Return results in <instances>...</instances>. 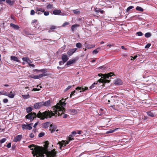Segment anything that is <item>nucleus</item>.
Returning <instances> with one entry per match:
<instances>
[{
    "label": "nucleus",
    "mask_w": 157,
    "mask_h": 157,
    "mask_svg": "<svg viewBox=\"0 0 157 157\" xmlns=\"http://www.w3.org/2000/svg\"><path fill=\"white\" fill-rule=\"evenodd\" d=\"M76 46L77 48H82V45L81 43H78L76 44Z\"/></svg>",
    "instance_id": "obj_33"
},
{
    "label": "nucleus",
    "mask_w": 157,
    "mask_h": 157,
    "mask_svg": "<svg viewBox=\"0 0 157 157\" xmlns=\"http://www.w3.org/2000/svg\"><path fill=\"white\" fill-rule=\"evenodd\" d=\"M134 7L132 6H130L127 8L126 9V12H128L131 9L133 8Z\"/></svg>",
    "instance_id": "obj_42"
},
{
    "label": "nucleus",
    "mask_w": 157,
    "mask_h": 157,
    "mask_svg": "<svg viewBox=\"0 0 157 157\" xmlns=\"http://www.w3.org/2000/svg\"><path fill=\"white\" fill-rule=\"evenodd\" d=\"M147 115L151 117H155V113L153 110H151L149 112H148L147 113Z\"/></svg>",
    "instance_id": "obj_14"
},
{
    "label": "nucleus",
    "mask_w": 157,
    "mask_h": 157,
    "mask_svg": "<svg viewBox=\"0 0 157 157\" xmlns=\"http://www.w3.org/2000/svg\"><path fill=\"white\" fill-rule=\"evenodd\" d=\"M43 106L42 102L37 103L34 105V108L35 109H40Z\"/></svg>",
    "instance_id": "obj_9"
},
{
    "label": "nucleus",
    "mask_w": 157,
    "mask_h": 157,
    "mask_svg": "<svg viewBox=\"0 0 157 157\" xmlns=\"http://www.w3.org/2000/svg\"><path fill=\"white\" fill-rule=\"evenodd\" d=\"M73 136L72 135H70L69 136V137H68V140L70 141L71 140H74V139L72 138Z\"/></svg>",
    "instance_id": "obj_43"
},
{
    "label": "nucleus",
    "mask_w": 157,
    "mask_h": 157,
    "mask_svg": "<svg viewBox=\"0 0 157 157\" xmlns=\"http://www.w3.org/2000/svg\"><path fill=\"white\" fill-rule=\"evenodd\" d=\"M1 95L7 96V92L4 91H1L0 92Z\"/></svg>",
    "instance_id": "obj_36"
},
{
    "label": "nucleus",
    "mask_w": 157,
    "mask_h": 157,
    "mask_svg": "<svg viewBox=\"0 0 157 157\" xmlns=\"http://www.w3.org/2000/svg\"><path fill=\"white\" fill-rule=\"evenodd\" d=\"M45 135V133L43 132L40 133L38 135V136L41 137L44 136Z\"/></svg>",
    "instance_id": "obj_45"
},
{
    "label": "nucleus",
    "mask_w": 157,
    "mask_h": 157,
    "mask_svg": "<svg viewBox=\"0 0 157 157\" xmlns=\"http://www.w3.org/2000/svg\"><path fill=\"white\" fill-rule=\"evenodd\" d=\"M69 142L70 141L68 140L66 141H65V144L64 145V146H66L67 144H68Z\"/></svg>",
    "instance_id": "obj_63"
},
{
    "label": "nucleus",
    "mask_w": 157,
    "mask_h": 157,
    "mask_svg": "<svg viewBox=\"0 0 157 157\" xmlns=\"http://www.w3.org/2000/svg\"><path fill=\"white\" fill-rule=\"evenodd\" d=\"M100 49V48H98L94 50L93 51V54H97L98 53L99 50Z\"/></svg>",
    "instance_id": "obj_32"
},
{
    "label": "nucleus",
    "mask_w": 157,
    "mask_h": 157,
    "mask_svg": "<svg viewBox=\"0 0 157 157\" xmlns=\"http://www.w3.org/2000/svg\"><path fill=\"white\" fill-rule=\"evenodd\" d=\"M61 58L63 61L65 63L68 59L67 56L65 53H64L62 54Z\"/></svg>",
    "instance_id": "obj_11"
},
{
    "label": "nucleus",
    "mask_w": 157,
    "mask_h": 157,
    "mask_svg": "<svg viewBox=\"0 0 157 157\" xmlns=\"http://www.w3.org/2000/svg\"><path fill=\"white\" fill-rule=\"evenodd\" d=\"M76 91L75 90H74L71 92L70 95V98H71L72 96L74 95H75V93Z\"/></svg>",
    "instance_id": "obj_48"
},
{
    "label": "nucleus",
    "mask_w": 157,
    "mask_h": 157,
    "mask_svg": "<svg viewBox=\"0 0 157 157\" xmlns=\"http://www.w3.org/2000/svg\"><path fill=\"white\" fill-rule=\"evenodd\" d=\"M94 11L96 13L100 12L101 14H103L104 13V11L103 10H101L100 9L96 8L95 9Z\"/></svg>",
    "instance_id": "obj_24"
},
{
    "label": "nucleus",
    "mask_w": 157,
    "mask_h": 157,
    "mask_svg": "<svg viewBox=\"0 0 157 157\" xmlns=\"http://www.w3.org/2000/svg\"><path fill=\"white\" fill-rule=\"evenodd\" d=\"M65 140H62L61 141H59L58 144H59V145L61 146V147H63L64 146V145L65 144Z\"/></svg>",
    "instance_id": "obj_27"
},
{
    "label": "nucleus",
    "mask_w": 157,
    "mask_h": 157,
    "mask_svg": "<svg viewBox=\"0 0 157 157\" xmlns=\"http://www.w3.org/2000/svg\"><path fill=\"white\" fill-rule=\"evenodd\" d=\"M54 115V113L52 111H50L49 110L45 111L43 113H41L40 111L37 114L34 112L29 113L25 116V117L26 119L32 121L36 117L40 120H44L45 119L51 117Z\"/></svg>",
    "instance_id": "obj_2"
},
{
    "label": "nucleus",
    "mask_w": 157,
    "mask_h": 157,
    "mask_svg": "<svg viewBox=\"0 0 157 157\" xmlns=\"http://www.w3.org/2000/svg\"><path fill=\"white\" fill-rule=\"evenodd\" d=\"M73 12L76 14H78L80 13V11L78 10V9L73 10Z\"/></svg>",
    "instance_id": "obj_37"
},
{
    "label": "nucleus",
    "mask_w": 157,
    "mask_h": 157,
    "mask_svg": "<svg viewBox=\"0 0 157 157\" xmlns=\"http://www.w3.org/2000/svg\"><path fill=\"white\" fill-rule=\"evenodd\" d=\"M22 138V136L21 135H18L16 136L13 139V141L17 142L21 140Z\"/></svg>",
    "instance_id": "obj_12"
},
{
    "label": "nucleus",
    "mask_w": 157,
    "mask_h": 157,
    "mask_svg": "<svg viewBox=\"0 0 157 157\" xmlns=\"http://www.w3.org/2000/svg\"><path fill=\"white\" fill-rule=\"evenodd\" d=\"M63 117L64 118H67L68 115L67 114H64L63 113Z\"/></svg>",
    "instance_id": "obj_60"
},
{
    "label": "nucleus",
    "mask_w": 157,
    "mask_h": 157,
    "mask_svg": "<svg viewBox=\"0 0 157 157\" xmlns=\"http://www.w3.org/2000/svg\"><path fill=\"white\" fill-rule=\"evenodd\" d=\"M49 145L48 141H46L44 147L38 146L34 144L29 145L28 147L32 150V153L34 157H44V153L47 151Z\"/></svg>",
    "instance_id": "obj_1"
},
{
    "label": "nucleus",
    "mask_w": 157,
    "mask_h": 157,
    "mask_svg": "<svg viewBox=\"0 0 157 157\" xmlns=\"http://www.w3.org/2000/svg\"><path fill=\"white\" fill-rule=\"evenodd\" d=\"M40 90V89H37L36 88H34L32 90V91H39Z\"/></svg>",
    "instance_id": "obj_55"
},
{
    "label": "nucleus",
    "mask_w": 157,
    "mask_h": 157,
    "mask_svg": "<svg viewBox=\"0 0 157 157\" xmlns=\"http://www.w3.org/2000/svg\"><path fill=\"white\" fill-rule=\"evenodd\" d=\"M37 10H38V11H40L41 12H44V9L43 8H39L37 9Z\"/></svg>",
    "instance_id": "obj_47"
},
{
    "label": "nucleus",
    "mask_w": 157,
    "mask_h": 157,
    "mask_svg": "<svg viewBox=\"0 0 157 157\" xmlns=\"http://www.w3.org/2000/svg\"><path fill=\"white\" fill-rule=\"evenodd\" d=\"M35 13V11L34 10H32L31 11L30 14L31 15H33Z\"/></svg>",
    "instance_id": "obj_56"
},
{
    "label": "nucleus",
    "mask_w": 157,
    "mask_h": 157,
    "mask_svg": "<svg viewBox=\"0 0 157 157\" xmlns=\"http://www.w3.org/2000/svg\"><path fill=\"white\" fill-rule=\"evenodd\" d=\"M71 134L74 135L75 136V135L77 134V132L75 131H73L72 132H71Z\"/></svg>",
    "instance_id": "obj_62"
},
{
    "label": "nucleus",
    "mask_w": 157,
    "mask_h": 157,
    "mask_svg": "<svg viewBox=\"0 0 157 157\" xmlns=\"http://www.w3.org/2000/svg\"><path fill=\"white\" fill-rule=\"evenodd\" d=\"M145 37L148 38L151 36V34L150 33H147L145 34Z\"/></svg>",
    "instance_id": "obj_40"
},
{
    "label": "nucleus",
    "mask_w": 157,
    "mask_h": 157,
    "mask_svg": "<svg viewBox=\"0 0 157 157\" xmlns=\"http://www.w3.org/2000/svg\"><path fill=\"white\" fill-rule=\"evenodd\" d=\"M53 13L54 15H59L61 13V11L59 10H55L53 11Z\"/></svg>",
    "instance_id": "obj_20"
},
{
    "label": "nucleus",
    "mask_w": 157,
    "mask_h": 157,
    "mask_svg": "<svg viewBox=\"0 0 157 157\" xmlns=\"http://www.w3.org/2000/svg\"><path fill=\"white\" fill-rule=\"evenodd\" d=\"M77 48H74L70 49L67 52V56H71L77 50Z\"/></svg>",
    "instance_id": "obj_7"
},
{
    "label": "nucleus",
    "mask_w": 157,
    "mask_h": 157,
    "mask_svg": "<svg viewBox=\"0 0 157 157\" xmlns=\"http://www.w3.org/2000/svg\"><path fill=\"white\" fill-rule=\"evenodd\" d=\"M103 78L101 77V78L98 80L97 82H100L102 83H109L110 81L109 80L106 79L105 78Z\"/></svg>",
    "instance_id": "obj_10"
},
{
    "label": "nucleus",
    "mask_w": 157,
    "mask_h": 157,
    "mask_svg": "<svg viewBox=\"0 0 157 157\" xmlns=\"http://www.w3.org/2000/svg\"><path fill=\"white\" fill-rule=\"evenodd\" d=\"M22 96L23 98L25 99H26L30 98V96L29 94L26 95H22Z\"/></svg>",
    "instance_id": "obj_41"
},
{
    "label": "nucleus",
    "mask_w": 157,
    "mask_h": 157,
    "mask_svg": "<svg viewBox=\"0 0 157 157\" xmlns=\"http://www.w3.org/2000/svg\"><path fill=\"white\" fill-rule=\"evenodd\" d=\"M43 106H49L50 105V101L49 100L47 101H46L45 102L42 101Z\"/></svg>",
    "instance_id": "obj_18"
},
{
    "label": "nucleus",
    "mask_w": 157,
    "mask_h": 157,
    "mask_svg": "<svg viewBox=\"0 0 157 157\" xmlns=\"http://www.w3.org/2000/svg\"><path fill=\"white\" fill-rule=\"evenodd\" d=\"M118 129V128H116L115 129L112 130V129H110L109 131H107V133H112L116 131L117 129Z\"/></svg>",
    "instance_id": "obj_31"
},
{
    "label": "nucleus",
    "mask_w": 157,
    "mask_h": 157,
    "mask_svg": "<svg viewBox=\"0 0 157 157\" xmlns=\"http://www.w3.org/2000/svg\"><path fill=\"white\" fill-rule=\"evenodd\" d=\"M136 10H137L141 12H143L144 10L143 9L140 7L137 6L136 8Z\"/></svg>",
    "instance_id": "obj_34"
},
{
    "label": "nucleus",
    "mask_w": 157,
    "mask_h": 157,
    "mask_svg": "<svg viewBox=\"0 0 157 157\" xmlns=\"http://www.w3.org/2000/svg\"><path fill=\"white\" fill-rule=\"evenodd\" d=\"M39 71H40L44 73H45V72H46L47 71V69H41V70H40Z\"/></svg>",
    "instance_id": "obj_44"
},
{
    "label": "nucleus",
    "mask_w": 157,
    "mask_h": 157,
    "mask_svg": "<svg viewBox=\"0 0 157 157\" xmlns=\"http://www.w3.org/2000/svg\"><path fill=\"white\" fill-rule=\"evenodd\" d=\"M34 136L35 135L34 134H33V133H31L29 135V136L31 138H33Z\"/></svg>",
    "instance_id": "obj_53"
},
{
    "label": "nucleus",
    "mask_w": 157,
    "mask_h": 157,
    "mask_svg": "<svg viewBox=\"0 0 157 157\" xmlns=\"http://www.w3.org/2000/svg\"><path fill=\"white\" fill-rule=\"evenodd\" d=\"M56 29V27L54 25H52L50 27L51 30H49L48 31L49 32H50L51 31V30L53 31V30L55 29Z\"/></svg>",
    "instance_id": "obj_38"
},
{
    "label": "nucleus",
    "mask_w": 157,
    "mask_h": 157,
    "mask_svg": "<svg viewBox=\"0 0 157 157\" xmlns=\"http://www.w3.org/2000/svg\"><path fill=\"white\" fill-rule=\"evenodd\" d=\"M70 111L72 113L76 114L77 113V111L75 109H71L70 110Z\"/></svg>",
    "instance_id": "obj_39"
},
{
    "label": "nucleus",
    "mask_w": 157,
    "mask_h": 157,
    "mask_svg": "<svg viewBox=\"0 0 157 157\" xmlns=\"http://www.w3.org/2000/svg\"><path fill=\"white\" fill-rule=\"evenodd\" d=\"M65 101V99L63 98L59 101V103H58L56 105L54 106V112H55V113H54V115H55V113L58 116L63 115L65 111V108L63 107V106H64L66 104Z\"/></svg>",
    "instance_id": "obj_3"
},
{
    "label": "nucleus",
    "mask_w": 157,
    "mask_h": 157,
    "mask_svg": "<svg viewBox=\"0 0 157 157\" xmlns=\"http://www.w3.org/2000/svg\"><path fill=\"white\" fill-rule=\"evenodd\" d=\"M65 63V62H63V61H60L59 62V64L60 65H61L62 64H64Z\"/></svg>",
    "instance_id": "obj_64"
},
{
    "label": "nucleus",
    "mask_w": 157,
    "mask_h": 157,
    "mask_svg": "<svg viewBox=\"0 0 157 157\" xmlns=\"http://www.w3.org/2000/svg\"><path fill=\"white\" fill-rule=\"evenodd\" d=\"M15 95V94L13 93L12 91H10L9 94L7 93V96L9 98H12L14 97Z\"/></svg>",
    "instance_id": "obj_21"
},
{
    "label": "nucleus",
    "mask_w": 157,
    "mask_h": 157,
    "mask_svg": "<svg viewBox=\"0 0 157 157\" xmlns=\"http://www.w3.org/2000/svg\"><path fill=\"white\" fill-rule=\"evenodd\" d=\"M98 83L97 82H94L91 86H90L89 88L90 89H92L95 86V85Z\"/></svg>",
    "instance_id": "obj_35"
},
{
    "label": "nucleus",
    "mask_w": 157,
    "mask_h": 157,
    "mask_svg": "<svg viewBox=\"0 0 157 157\" xmlns=\"http://www.w3.org/2000/svg\"><path fill=\"white\" fill-rule=\"evenodd\" d=\"M44 14L45 16H48L49 15V13L48 11H45L44 12Z\"/></svg>",
    "instance_id": "obj_52"
},
{
    "label": "nucleus",
    "mask_w": 157,
    "mask_h": 157,
    "mask_svg": "<svg viewBox=\"0 0 157 157\" xmlns=\"http://www.w3.org/2000/svg\"><path fill=\"white\" fill-rule=\"evenodd\" d=\"M106 96L107 97V98L106 99V100H107L108 102V103H107L109 104L110 101H111L112 103L115 101L114 98H115V97L110 96V94H107Z\"/></svg>",
    "instance_id": "obj_6"
},
{
    "label": "nucleus",
    "mask_w": 157,
    "mask_h": 157,
    "mask_svg": "<svg viewBox=\"0 0 157 157\" xmlns=\"http://www.w3.org/2000/svg\"><path fill=\"white\" fill-rule=\"evenodd\" d=\"M11 146V144L10 143H9L6 145V147L8 148L10 147Z\"/></svg>",
    "instance_id": "obj_59"
},
{
    "label": "nucleus",
    "mask_w": 157,
    "mask_h": 157,
    "mask_svg": "<svg viewBox=\"0 0 157 157\" xmlns=\"http://www.w3.org/2000/svg\"><path fill=\"white\" fill-rule=\"evenodd\" d=\"M6 139L5 138H3L0 140V143L1 144H2V143H4V142H5L6 141Z\"/></svg>",
    "instance_id": "obj_50"
},
{
    "label": "nucleus",
    "mask_w": 157,
    "mask_h": 157,
    "mask_svg": "<svg viewBox=\"0 0 157 157\" xmlns=\"http://www.w3.org/2000/svg\"><path fill=\"white\" fill-rule=\"evenodd\" d=\"M57 128L56 126L53 125V124H50L49 130L51 131V133L54 132L55 131H58V130H56Z\"/></svg>",
    "instance_id": "obj_8"
},
{
    "label": "nucleus",
    "mask_w": 157,
    "mask_h": 157,
    "mask_svg": "<svg viewBox=\"0 0 157 157\" xmlns=\"http://www.w3.org/2000/svg\"><path fill=\"white\" fill-rule=\"evenodd\" d=\"M65 140H62L61 141H59L58 144H59V145L61 146V147H63L64 146V145L65 144Z\"/></svg>",
    "instance_id": "obj_28"
},
{
    "label": "nucleus",
    "mask_w": 157,
    "mask_h": 157,
    "mask_svg": "<svg viewBox=\"0 0 157 157\" xmlns=\"http://www.w3.org/2000/svg\"><path fill=\"white\" fill-rule=\"evenodd\" d=\"M69 24V22H66L64 23L63 24L62 26L65 27L66 26L68 25Z\"/></svg>",
    "instance_id": "obj_49"
},
{
    "label": "nucleus",
    "mask_w": 157,
    "mask_h": 157,
    "mask_svg": "<svg viewBox=\"0 0 157 157\" xmlns=\"http://www.w3.org/2000/svg\"><path fill=\"white\" fill-rule=\"evenodd\" d=\"M95 45L94 44H93L92 45H91V46L89 47H86V48H88V49H90V48H94L95 47Z\"/></svg>",
    "instance_id": "obj_58"
},
{
    "label": "nucleus",
    "mask_w": 157,
    "mask_h": 157,
    "mask_svg": "<svg viewBox=\"0 0 157 157\" xmlns=\"http://www.w3.org/2000/svg\"><path fill=\"white\" fill-rule=\"evenodd\" d=\"M56 149H54L51 151H46L45 153L46 154L47 157H56V154L57 153V152L55 151Z\"/></svg>",
    "instance_id": "obj_4"
},
{
    "label": "nucleus",
    "mask_w": 157,
    "mask_h": 157,
    "mask_svg": "<svg viewBox=\"0 0 157 157\" xmlns=\"http://www.w3.org/2000/svg\"><path fill=\"white\" fill-rule=\"evenodd\" d=\"M22 59L23 61L27 62L29 64L30 63H32L31 61L29 59V57H23L22 58Z\"/></svg>",
    "instance_id": "obj_16"
},
{
    "label": "nucleus",
    "mask_w": 157,
    "mask_h": 157,
    "mask_svg": "<svg viewBox=\"0 0 157 157\" xmlns=\"http://www.w3.org/2000/svg\"><path fill=\"white\" fill-rule=\"evenodd\" d=\"M79 26V25L78 24H75L72 25L71 26V30L72 32H73L74 30L76 29L77 27Z\"/></svg>",
    "instance_id": "obj_19"
},
{
    "label": "nucleus",
    "mask_w": 157,
    "mask_h": 157,
    "mask_svg": "<svg viewBox=\"0 0 157 157\" xmlns=\"http://www.w3.org/2000/svg\"><path fill=\"white\" fill-rule=\"evenodd\" d=\"M113 73H110L108 74H105L103 75V78H105V79L108 78L109 77H111L113 75Z\"/></svg>",
    "instance_id": "obj_13"
},
{
    "label": "nucleus",
    "mask_w": 157,
    "mask_h": 157,
    "mask_svg": "<svg viewBox=\"0 0 157 157\" xmlns=\"http://www.w3.org/2000/svg\"><path fill=\"white\" fill-rule=\"evenodd\" d=\"M38 123H39V122L38 121H37L36 123H35V124H34V126H33V127L34 128H36V126L38 125Z\"/></svg>",
    "instance_id": "obj_61"
},
{
    "label": "nucleus",
    "mask_w": 157,
    "mask_h": 157,
    "mask_svg": "<svg viewBox=\"0 0 157 157\" xmlns=\"http://www.w3.org/2000/svg\"><path fill=\"white\" fill-rule=\"evenodd\" d=\"M115 83L116 84L119 85L122 84V82L120 79H118L115 81Z\"/></svg>",
    "instance_id": "obj_25"
},
{
    "label": "nucleus",
    "mask_w": 157,
    "mask_h": 157,
    "mask_svg": "<svg viewBox=\"0 0 157 157\" xmlns=\"http://www.w3.org/2000/svg\"><path fill=\"white\" fill-rule=\"evenodd\" d=\"M48 74L46 73H43V74H41L38 75V79L41 78L43 77L44 76H48Z\"/></svg>",
    "instance_id": "obj_29"
},
{
    "label": "nucleus",
    "mask_w": 157,
    "mask_h": 157,
    "mask_svg": "<svg viewBox=\"0 0 157 157\" xmlns=\"http://www.w3.org/2000/svg\"><path fill=\"white\" fill-rule=\"evenodd\" d=\"M8 101V99L7 98H5L3 100V102L4 103H6Z\"/></svg>",
    "instance_id": "obj_57"
},
{
    "label": "nucleus",
    "mask_w": 157,
    "mask_h": 157,
    "mask_svg": "<svg viewBox=\"0 0 157 157\" xmlns=\"http://www.w3.org/2000/svg\"><path fill=\"white\" fill-rule=\"evenodd\" d=\"M10 59L11 60H13L14 61H16L17 62H18L19 61V60H18L17 58L15 56H11L10 57Z\"/></svg>",
    "instance_id": "obj_23"
},
{
    "label": "nucleus",
    "mask_w": 157,
    "mask_h": 157,
    "mask_svg": "<svg viewBox=\"0 0 157 157\" xmlns=\"http://www.w3.org/2000/svg\"><path fill=\"white\" fill-rule=\"evenodd\" d=\"M50 123L49 122H47L44 123L42 124V127L44 128H48L49 126H50Z\"/></svg>",
    "instance_id": "obj_17"
},
{
    "label": "nucleus",
    "mask_w": 157,
    "mask_h": 157,
    "mask_svg": "<svg viewBox=\"0 0 157 157\" xmlns=\"http://www.w3.org/2000/svg\"><path fill=\"white\" fill-rule=\"evenodd\" d=\"M10 26L15 30H19L20 27L17 25H15L13 23H11L10 25Z\"/></svg>",
    "instance_id": "obj_15"
},
{
    "label": "nucleus",
    "mask_w": 157,
    "mask_h": 157,
    "mask_svg": "<svg viewBox=\"0 0 157 157\" xmlns=\"http://www.w3.org/2000/svg\"><path fill=\"white\" fill-rule=\"evenodd\" d=\"M136 34L138 36H142L143 35V33L141 32H137Z\"/></svg>",
    "instance_id": "obj_51"
},
{
    "label": "nucleus",
    "mask_w": 157,
    "mask_h": 157,
    "mask_svg": "<svg viewBox=\"0 0 157 157\" xmlns=\"http://www.w3.org/2000/svg\"><path fill=\"white\" fill-rule=\"evenodd\" d=\"M6 2L10 6H12L13 5L14 2L10 0H6Z\"/></svg>",
    "instance_id": "obj_26"
},
{
    "label": "nucleus",
    "mask_w": 157,
    "mask_h": 157,
    "mask_svg": "<svg viewBox=\"0 0 157 157\" xmlns=\"http://www.w3.org/2000/svg\"><path fill=\"white\" fill-rule=\"evenodd\" d=\"M32 123L27 124H23L21 125L22 129L23 130L27 129L30 130L32 128Z\"/></svg>",
    "instance_id": "obj_5"
},
{
    "label": "nucleus",
    "mask_w": 157,
    "mask_h": 157,
    "mask_svg": "<svg viewBox=\"0 0 157 157\" xmlns=\"http://www.w3.org/2000/svg\"><path fill=\"white\" fill-rule=\"evenodd\" d=\"M151 44L148 43L145 46V48H148L151 46Z\"/></svg>",
    "instance_id": "obj_54"
},
{
    "label": "nucleus",
    "mask_w": 157,
    "mask_h": 157,
    "mask_svg": "<svg viewBox=\"0 0 157 157\" xmlns=\"http://www.w3.org/2000/svg\"><path fill=\"white\" fill-rule=\"evenodd\" d=\"M75 59H70L67 62V63H66V64L67 65H69L74 63H75Z\"/></svg>",
    "instance_id": "obj_22"
},
{
    "label": "nucleus",
    "mask_w": 157,
    "mask_h": 157,
    "mask_svg": "<svg viewBox=\"0 0 157 157\" xmlns=\"http://www.w3.org/2000/svg\"><path fill=\"white\" fill-rule=\"evenodd\" d=\"M26 110L27 113H29L32 111L33 108L31 107H28L26 108Z\"/></svg>",
    "instance_id": "obj_30"
},
{
    "label": "nucleus",
    "mask_w": 157,
    "mask_h": 157,
    "mask_svg": "<svg viewBox=\"0 0 157 157\" xmlns=\"http://www.w3.org/2000/svg\"><path fill=\"white\" fill-rule=\"evenodd\" d=\"M53 7V5L49 4L47 6V8L48 9H51Z\"/></svg>",
    "instance_id": "obj_46"
}]
</instances>
